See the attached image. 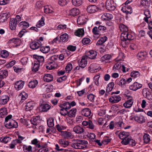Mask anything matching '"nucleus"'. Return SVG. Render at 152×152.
Instances as JSON below:
<instances>
[{"instance_id": "f257e3e1", "label": "nucleus", "mask_w": 152, "mask_h": 152, "mask_svg": "<svg viewBox=\"0 0 152 152\" xmlns=\"http://www.w3.org/2000/svg\"><path fill=\"white\" fill-rule=\"evenodd\" d=\"M72 141L74 142L72 143V146L76 149H82L86 148L88 144V142L84 140L73 139Z\"/></svg>"}, {"instance_id": "f03ea898", "label": "nucleus", "mask_w": 152, "mask_h": 152, "mask_svg": "<svg viewBox=\"0 0 152 152\" xmlns=\"http://www.w3.org/2000/svg\"><path fill=\"white\" fill-rule=\"evenodd\" d=\"M132 34L129 33L128 32L126 33H123L121 34V39L124 41H126L127 40H132L134 39V37Z\"/></svg>"}, {"instance_id": "7ed1b4c3", "label": "nucleus", "mask_w": 152, "mask_h": 152, "mask_svg": "<svg viewBox=\"0 0 152 152\" xmlns=\"http://www.w3.org/2000/svg\"><path fill=\"white\" fill-rule=\"evenodd\" d=\"M4 124L6 127L10 129L12 128H16L18 126L17 122L13 119L10 120L9 122H5Z\"/></svg>"}, {"instance_id": "20e7f679", "label": "nucleus", "mask_w": 152, "mask_h": 152, "mask_svg": "<svg viewBox=\"0 0 152 152\" xmlns=\"http://www.w3.org/2000/svg\"><path fill=\"white\" fill-rule=\"evenodd\" d=\"M106 7L109 10H114L115 8V4L113 0H108L106 2Z\"/></svg>"}, {"instance_id": "39448f33", "label": "nucleus", "mask_w": 152, "mask_h": 152, "mask_svg": "<svg viewBox=\"0 0 152 152\" xmlns=\"http://www.w3.org/2000/svg\"><path fill=\"white\" fill-rule=\"evenodd\" d=\"M21 42L20 39L18 38H14L10 39L8 42L10 46H17L20 45Z\"/></svg>"}, {"instance_id": "423d86ee", "label": "nucleus", "mask_w": 152, "mask_h": 152, "mask_svg": "<svg viewBox=\"0 0 152 152\" xmlns=\"http://www.w3.org/2000/svg\"><path fill=\"white\" fill-rule=\"evenodd\" d=\"M41 45V42L39 40L33 41L30 43V47L33 50H36L39 48Z\"/></svg>"}, {"instance_id": "0eeeda50", "label": "nucleus", "mask_w": 152, "mask_h": 152, "mask_svg": "<svg viewBox=\"0 0 152 152\" xmlns=\"http://www.w3.org/2000/svg\"><path fill=\"white\" fill-rule=\"evenodd\" d=\"M73 131L76 134H83L85 133L84 128L79 125L75 126L73 128Z\"/></svg>"}, {"instance_id": "6e6552de", "label": "nucleus", "mask_w": 152, "mask_h": 152, "mask_svg": "<svg viewBox=\"0 0 152 152\" xmlns=\"http://www.w3.org/2000/svg\"><path fill=\"white\" fill-rule=\"evenodd\" d=\"M24 85V82L20 80L16 81L15 84V88L17 91L21 89Z\"/></svg>"}, {"instance_id": "1a4fd4ad", "label": "nucleus", "mask_w": 152, "mask_h": 152, "mask_svg": "<svg viewBox=\"0 0 152 152\" xmlns=\"http://www.w3.org/2000/svg\"><path fill=\"white\" fill-rule=\"evenodd\" d=\"M121 96L118 95H113L109 98L110 102L111 103H118L121 99Z\"/></svg>"}, {"instance_id": "9d476101", "label": "nucleus", "mask_w": 152, "mask_h": 152, "mask_svg": "<svg viewBox=\"0 0 152 152\" xmlns=\"http://www.w3.org/2000/svg\"><path fill=\"white\" fill-rule=\"evenodd\" d=\"M10 97L7 95H3L0 96V104L4 105L9 101Z\"/></svg>"}, {"instance_id": "9b49d317", "label": "nucleus", "mask_w": 152, "mask_h": 152, "mask_svg": "<svg viewBox=\"0 0 152 152\" xmlns=\"http://www.w3.org/2000/svg\"><path fill=\"white\" fill-rule=\"evenodd\" d=\"M132 81L131 78H129L126 80L125 79L123 78L121 79L118 83V84L121 87H124V85H126V84L130 83Z\"/></svg>"}, {"instance_id": "f8f14e48", "label": "nucleus", "mask_w": 152, "mask_h": 152, "mask_svg": "<svg viewBox=\"0 0 152 152\" xmlns=\"http://www.w3.org/2000/svg\"><path fill=\"white\" fill-rule=\"evenodd\" d=\"M86 57V56L82 57L81 61L78 62L79 65L81 68H83L86 66L87 63Z\"/></svg>"}, {"instance_id": "ddd939ff", "label": "nucleus", "mask_w": 152, "mask_h": 152, "mask_svg": "<svg viewBox=\"0 0 152 152\" xmlns=\"http://www.w3.org/2000/svg\"><path fill=\"white\" fill-rule=\"evenodd\" d=\"M142 85L138 83L137 82L134 83L132 85L129 87V89L132 90L136 91L142 87Z\"/></svg>"}, {"instance_id": "4468645a", "label": "nucleus", "mask_w": 152, "mask_h": 152, "mask_svg": "<svg viewBox=\"0 0 152 152\" xmlns=\"http://www.w3.org/2000/svg\"><path fill=\"white\" fill-rule=\"evenodd\" d=\"M14 20V18H11L9 23V26L10 29L12 30H15L16 28V26L17 23Z\"/></svg>"}, {"instance_id": "2eb2a0df", "label": "nucleus", "mask_w": 152, "mask_h": 152, "mask_svg": "<svg viewBox=\"0 0 152 152\" xmlns=\"http://www.w3.org/2000/svg\"><path fill=\"white\" fill-rule=\"evenodd\" d=\"M86 22V18L83 15L79 16L77 19V22L79 25H83Z\"/></svg>"}, {"instance_id": "dca6fc26", "label": "nucleus", "mask_w": 152, "mask_h": 152, "mask_svg": "<svg viewBox=\"0 0 152 152\" xmlns=\"http://www.w3.org/2000/svg\"><path fill=\"white\" fill-rule=\"evenodd\" d=\"M34 106V103L32 101L29 102L27 103L25 106V110L26 111H30L32 110Z\"/></svg>"}, {"instance_id": "f3484780", "label": "nucleus", "mask_w": 152, "mask_h": 152, "mask_svg": "<svg viewBox=\"0 0 152 152\" xmlns=\"http://www.w3.org/2000/svg\"><path fill=\"white\" fill-rule=\"evenodd\" d=\"M121 10L126 14H131L132 12V8L130 6H126L125 7H122Z\"/></svg>"}, {"instance_id": "a211bd4d", "label": "nucleus", "mask_w": 152, "mask_h": 152, "mask_svg": "<svg viewBox=\"0 0 152 152\" xmlns=\"http://www.w3.org/2000/svg\"><path fill=\"white\" fill-rule=\"evenodd\" d=\"M133 102V99L132 98L124 103L123 106L125 108H130L132 106Z\"/></svg>"}, {"instance_id": "6ab92c4d", "label": "nucleus", "mask_w": 152, "mask_h": 152, "mask_svg": "<svg viewBox=\"0 0 152 152\" xmlns=\"http://www.w3.org/2000/svg\"><path fill=\"white\" fill-rule=\"evenodd\" d=\"M9 16L10 15L6 13H4L2 15H0V23H3L7 21Z\"/></svg>"}, {"instance_id": "aec40b11", "label": "nucleus", "mask_w": 152, "mask_h": 152, "mask_svg": "<svg viewBox=\"0 0 152 152\" xmlns=\"http://www.w3.org/2000/svg\"><path fill=\"white\" fill-rule=\"evenodd\" d=\"M82 114L86 117L89 116L91 114V110L88 108H84L81 111Z\"/></svg>"}, {"instance_id": "412c9836", "label": "nucleus", "mask_w": 152, "mask_h": 152, "mask_svg": "<svg viewBox=\"0 0 152 152\" xmlns=\"http://www.w3.org/2000/svg\"><path fill=\"white\" fill-rule=\"evenodd\" d=\"M32 124L34 125H37V124L40 121L39 116H36L33 117L30 120Z\"/></svg>"}, {"instance_id": "4be33fe9", "label": "nucleus", "mask_w": 152, "mask_h": 152, "mask_svg": "<svg viewBox=\"0 0 152 152\" xmlns=\"http://www.w3.org/2000/svg\"><path fill=\"white\" fill-rule=\"evenodd\" d=\"M50 106L48 104H43L40 105L39 109L42 111L46 112L50 108Z\"/></svg>"}, {"instance_id": "5701e85b", "label": "nucleus", "mask_w": 152, "mask_h": 152, "mask_svg": "<svg viewBox=\"0 0 152 152\" xmlns=\"http://www.w3.org/2000/svg\"><path fill=\"white\" fill-rule=\"evenodd\" d=\"M61 135L64 138L68 139L72 136V134L69 132L64 131L61 132Z\"/></svg>"}, {"instance_id": "b1692460", "label": "nucleus", "mask_w": 152, "mask_h": 152, "mask_svg": "<svg viewBox=\"0 0 152 152\" xmlns=\"http://www.w3.org/2000/svg\"><path fill=\"white\" fill-rule=\"evenodd\" d=\"M43 79L44 81L49 82L53 80V77L51 75L47 74L44 76Z\"/></svg>"}, {"instance_id": "393cba45", "label": "nucleus", "mask_w": 152, "mask_h": 152, "mask_svg": "<svg viewBox=\"0 0 152 152\" xmlns=\"http://www.w3.org/2000/svg\"><path fill=\"white\" fill-rule=\"evenodd\" d=\"M134 120L140 123H143L145 122V119L142 116H139L137 115L134 117Z\"/></svg>"}, {"instance_id": "a878e982", "label": "nucleus", "mask_w": 152, "mask_h": 152, "mask_svg": "<svg viewBox=\"0 0 152 152\" xmlns=\"http://www.w3.org/2000/svg\"><path fill=\"white\" fill-rule=\"evenodd\" d=\"M69 13L70 15L75 16L79 14V10L78 9L75 8L71 9L70 10Z\"/></svg>"}, {"instance_id": "bb28decb", "label": "nucleus", "mask_w": 152, "mask_h": 152, "mask_svg": "<svg viewBox=\"0 0 152 152\" xmlns=\"http://www.w3.org/2000/svg\"><path fill=\"white\" fill-rule=\"evenodd\" d=\"M58 143L61 146L64 148L67 147L69 144V142L68 141L62 139H59L58 141Z\"/></svg>"}, {"instance_id": "cd10ccee", "label": "nucleus", "mask_w": 152, "mask_h": 152, "mask_svg": "<svg viewBox=\"0 0 152 152\" xmlns=\"http://www.w3.org/2000/svg\"><path fill=\"white\" fill-rule=\"evenodd\" d=\"M129 135V132H120L118 136L120 139L123 140L128 137Z\"/></svg>"}, {"instance_id": "c85d7f7f", "label": "nucleus", "mask_w": 152, "mask_h": 152, "mask_svg": "<svg viewBox=\"0 0 152 152\" xmlns=\"http://www.w3.org/2000/svg\"><path fill=\"white\" fill-rule=\"evenodd\" d=\"M84 31L83 28L78 29L75 33V35L80 37H83L84 35Z\"/></svg>"}, {"instance_id": "c756f323", "label": "nucleus", "mask_w": 152, "mask_h": 152, "mask_svg": "<svg viewBox=\"0 0 152 152\" xmlns=\"http://www.w3.org/2000/svg\"><path fill=\"white\" fill-rule=\"evenodd\" d=\"M7 113V109L4 107L0 109V117L3 118Z\"/></svg>"}, {"instance_id": "7c9ffc66", "label": "nucleus", "mask_w": 152, "mask_h": 152, "mask_svg": "<svg viewBox=\"0 0 152 152\" xmlns=\"http://www.w3.org/2000/svg\"><path fill=\"white\" fill-rule=\"evenodd\" d=\"M96 7L95 5L88 6L87 9V11L90 13L95 12L96 11Z\"/></svg>"}, {"instance_id": "2f4dec72", "label": "nucleus", "mask_w": 152, "mask_h": 152, "mask_svg": "<svg viewBox=\"0 0 152 152\" xmlns=\"http://www.w3.org/2000/svg\"><path fill=\"white\" fill-rule=\"evenodd\" d=\"M98 27L97 26L94 27L92 30V32L93 34L97 36L98 37L101 35V33L99 31Z\"/></svg>"}, {"instance_id": "473e14b6", "label": "nucleus", "mask_w": 152, "mask_h": 152, "mask_svg": "<svg viewBox=\"0 0 152 152\" xmlns=\"http://www.w3.org/2000/svg\"><path fill=\"white\" fill-rule=\"evenodd\" d=\"M96 52L94 50H90L89 51L88 57L90 59H93L96 56Z\"/></svg>"}, {"instance_id": "72a5a7b5", "label": "nucleus", "mask_w": 152, "mask_h": 152, "mask_svg": "<svg viewBox=\"0 0 152 152\" xmlns=\"http://www.w3.org/2000/svg\"><path fill=\"white\" fill-rule=\"evenodd\" d=\"M38 83L37 81L36 80H34L30 81L28 83V86L30 88H34L36 87Z\"/></svg>"}, {"instance_id": "f704fd0d", "label": "nucleus", "mask_w": 152, "mask_h": 152, "mask_svg": "<svg viewBox=\"0 0 152 152\" xmlns=\"http://www.w3.org/2000/svg\"><path fill=\"white\" fill-rule=\"evenodd\" d=\"M8 75V72L5 70L0 69V78H4Z\"/></svg>"}, {"instance_id": "c9c22d12", "label": "nucleus", "mask_w": 152, "mask_h": 152, "mask_svg": "<svg viewBox=\"0 0 152 152\" xmlns=\"http://www.w3.org/2000/svg\"><path fill=\"white\" fill-rule=\"evenodd\" d=\"M77 112L76 108H73L68 112V116L69 117H75V116Z\"/></svg>"}, {"instance_id": "e433bc0d", "label": "nucleus", "mask_w": 152, "mask_h": 152, "mask_svg": "<svg viewBox=\"0 0 152 152\" xmlns=\"http://www.w3.org/2000/svg\"><path fill=\"white\" fill-rule=\"evenodd\" d=\"M11 138L10 137L6 136L4 137H1L0 141L4 143H7L8 142H10L11 140Z\"/></svg>"}, {"instance_id": "4c0bfd02", "label": "nucleus", "mask_w": 152, "mask_h": 152, "mask_svg": "<svg viewBox=\"0 0 152 152\" xmlns=\"http://www.w3.org/2000/svg\"><path fill=\"white\" fill-rule=\"evenodd\" d=\"M119 27L120 30L123 32V33H126L128 32V28L127 27L123 24H120Z\"/></svg>"}, {"instance_id": "58836bf2", "label": "nucleus", "mask_w": 152, "mask_h": 152, "mask_svg": "<svg viewBox=\"0 0 152 152\" xmlns=\"http://www.w3.org/2000/svg\"><path fill=\"white\" fill-rule=\"evenodd\" d=\"M72 4L75 6H79L83 3L82 0H72Z\"/></svg>"}, {"instance_id": "ea45409f", "label": "nucleus", "mask_w": 152, "mask_h": 152, "mask_svg": "<svg viewBox=\"0 0 152 152\" xmlns=\"http://www.w3.org/2000/svg\"><path fill=\"white\" fill-rule=\"evenodd\" d=\"M144 142L146 143H148L151 141L150 137L148 134H145L143 137Z\"/></svg>"}, {"instance_id": "a19ab883", "label": "nucleus", "mask_w": 152, "mask_h": 152, "mask_svg": "<svg viewBox=\"0 0 152 152\" xmlns=\"http://www.w3.org/2000/svg\"><path fill=\"white\" fill-rule=\"evenodd\" d=\"M50 50V48L48 46H42L40 48V50L43 53H48Z\"/></svg>"}, {"instance_id": "79ce46f5", "label": "nucleus", "mask_w": 152, "mask_h": 152, "mask_svg": "<svg viewBox=\"0 0 152 152\" xmlns=\"http://www.w3.org/2000/svg\"><path fill=\"white\" fill-rule=\"evenodd\" d=\"M44 17H42L41 19L38 22L36 26L37 28H40L42 26H43L45 24L44 22Z\"/></svg>"}, {"instance_id": "37998d69", "label": "nucleus", "mask_w": 152, "mask_h": 152, "mask_svg": "<svg viewBox=\"0 0 152 152\" xmlns=\"http://www.w3.org/2000/svg\"><path fill=\"white\" fill-rule=\"evenodd\" d=\"M68 36L66 34L61 35L60 37V40L62 42H65L68 41Z\"/></svg>"}, {"instance_id": "c03bdc74", "label": "nucleus", "mask_w": 152, "mask_h": 152, "mask_svg": "<svg viewBox=\"0 0 152 152\" xmlns=\"http://www.w3.org/2000/svg\"><path fill=\"white\" fill-rule=\"evenodd\" d=\"M114 86V83L111 82L109 83L107 85L106 91L109 92L112 90Z\"/></svg>"}, {"instance_id": "a18cd8bd", "label": "nucleus", "mask_w": 152, "mask_h": 152, "mask_svg": "<svg viewBox=\"0 0 152 152\" xmlns=\"http://www.w3.org/2000/svg\"><path fill=\"white\" fill-rule=\"evenodd\" d=\"M54 119L53 118H50L47 121V125L50 127H52L54 126Z\"/></svg>"}, {"instance_id": "49530a36", "label": "nucleus", "mask_w": 152, "mask_h": 152, "mask_svg": "<svg viewBox=\"0 0 152 152\" xmlns=\"http://www.w3.org/2000/svg\"><path fill=\"white\" fill-rule=\"evenodd\" d=\"M146 53L144 52H140L137 55V58L140 60L144 59L145 57Z\"/></svg>"}, {"instance_id": "de8ad7c7", "label": "nucleus", "mask_w": 152, "mask_h": 152, "mask_svg": "<svg viewBox=\"0 0 152 152\" xmlns=\"http://www.w3.org/2000/svg\"><path fill=\"white\" fill-rule=\"evenodd\" d=\"M39 64L34 63L33 66L31 68V70L33 72H36L39 70Z\"/></svg>"}, {"instance_id": "09e8293b", "label": "nucleus", "mask_w": 152, "mask_h": 152, "mask_svg": "<svg viewBox=\"0 0 152 152\" xmlns=\"http://www.w3.org/2000/svg\"><path fill=\"white\" fill-rule=\"evenodd\" d=\"M103 17H105V18H104V20H111L113 18V16L110 13H106L103 15Z\"/></svg>"}, {"instance_id": "8fccbe9b", "label": "nucleus", "mask_w": 152, "mask_h": 152, "mask_svg": "<svg viewBox=\"0 0 152 152\" xmlns=\"http://www.w3.org/2000/svg\"><path fill=\"white\" fill-rule=\"evenodd\" d=\"M19 26L20 27H22L23 28H27L29 26V24L26 21H22L20 23Z\"/></svg>"}, {"instance_id": "3c124183", "label": "nucleus", "mask_w": 152, "mask_h": 152, "mask_svg": "<svg viewBox=\"0 0 152 152\" xmlns=\"http://www.w3.org/2000/svg\"><path fill=\"white\" fill-rule=\"evenodd\" d=\"M34 57L37 59L39 63L43 62L44 61V57L42 56L35 55H34Z\"/></svg>"}, {"instance_id": "603ef678", "label": "nucleus", "mask_w": 152, "mask_h": 152, "mask_svg": "<svg viewBox=\"0 0 152 152\" xmlns=\"http://www.w3.org/2000/svg\"><path fill=\"white\" fill-rule=\"evenodd\" d=\"M23 150L25 152H32V147L31 145L27 146L26 145L23 146Z\"/></svg>"}, {"instance_id": "864d4df0", "label": "nucleus", "mask_w": 152, "mask_h": 152, "mask_svg": "<svg viewBox=\"0 0 152 152\" xmlns=\"http://www.w3.org/2000/svg\"><path fill=\"white\" fill-rule=\"evenodd\" d=\"M22 95L21 99L19 102L20 104H22L28 97V94L25 93H23Z\"/></svg>"}, {"instance_id": "5fc2aeb1", "label": "nucleus", "mask_w": 152, "mask_h": 152, "mask_svg": "<svg viewBox=\"0 0 152 152\" xmlns=\"http://www.w3.org/2000/svg\"><path fill=\"white\" fill-rule=\"evenodd\" d=\"M54 64V63L53 62H51L49 63L48 65L46 66V68L49 70L53 69L56 66H55Z\"/></svg>"}, {"instance_id": "6e6d98bb", "label": "nucleus", "mask_w": 152, "mask_h": 152, "mask_svg": "<svg viewBox=\"0 0 152 152\" xmlns=\"http://www.w3.org/2000/svg\"><path fill=\"white\" fill-rule=\"evenodd\" d=\"M124 126V123L122 121H119L118 122L115 123V128L118 129L121 128Z\"/></svg>"}, {"instance_id": "4d7b16f0", "label": "nucleus", "mask_w": 152, "mask_h": 152, "mask_svg": "<svg viewBox=\"0 0 152 152\" xmlns=\"http://www.w3.org/2000/svg\"><path fill=\"white\" fill-rule=\"evenodd\" d=\"M142 93L144 95H145L146 97L147 98L149 97L151 95L150 92L146 88L143 89Z\"/></svg>"}, {"instance_id": "13d9d810", "label": "nucleus", "mask_w": 152, "mask_h": 152, "mask_svg": "<svg viewBox=\"0 0 152 152\" xmlns=\"http://www.w3.org/2000/svg\"><path fill=\"white\" fill-rule=\"evenodd\" d=\"M1 56L4 58H7L9 54L8 52L5 50H3L1 52Z\"/></svg>"}, {"instance_id": "bf43d9fd", "label": "nucleus", "mask_w": 152, "mask_h": 152, "mask_svg": "<svg viewBox=\"0 0 152 152\" xmlns=\"http://www.w3.org/2000/svg\"><path fill=\"white\" fill-rule=\"evenodd\" d=\"M64 106V108L63 109H61L60 110H62L64 109L66 110H68L70 108V106L69 105V102H66L62 104Z\"/></svg>"}, {"instance_id": "052dcab7", "label": "nucleus", "mask_w": 152, "mask_h": 152, "mask_svg": "<svg viewBox=\"0 0 152 152\" xmlns=\"http://www.w3.org/2000/svg\"><path fill=\"white\" fill-rule=\"evenodd\" d=\"M87 98L91 102H94L96 96L92 94H90L87 96Z\"/></svg>"}, {"instance_id": "680f3d73", "label": "nucleus", "mask_w": 152, "mask_h": 152, "mask_svg": "<svg viewBox=\"0 0 152 152\" xmlns=\"http://www.w3.org/2000/svg\"><path fill=\"white\" fill-rule=\"evenodd\" d=\"M111 56L109 54L104 55L101 58L102 61H104L105 60H109L110 59Z\"/></svg>"}, {"instance_id": "e2e57ef3", "label": "nucleus", "mask_w": 152, "mask_h": 152, "mask_svg": "<svg viewBox=\"0 0 152 152\" xmlns=\"http://www.w3.org/2000/svg\"><path fill=\"white\" fill-rule=\"evenodd\" d=\"M72 65L71 63L68 64L66 67L65 69L66 72H69L72 70Z\"/></svg>"}, {"instance_id": "0e129e2a", "label": "nucleus", "mask_w": 152, "mask_h": 152, "mask_svg": "<svg viewBox=\"0 0 152 152\" xmlns=\"http://www.w3.org/2000/svg\"><path fill=\"white\" fill-rule=\"evenodd\" d=\"M98 29L99 30L100 32L104 33L106 31V28L104 26L99 25L98 27Z\"/></svg>"}, {"instance_id": "69168bd1", "label": "nucleus", "mask_w": 152, "mask_h": 152, "mask_svg": "<svg viewBox=\"0 0 152 152\" xmlns=\"http://www.w3.org/2000/svg\"><path fill=\"white\" fill-rule=\"evenodd\" d=\"M130 139L129 138L127 137V138L123 140L121 142V143L123 145H127L129 143Z\"/></svg>"}, {"instance_id": "338daca9", "label": "nucleus", "mask_w": 152, "mask_h": 152, "mask_svg": "<svg viewBox=\"0 0 152 152\" xmlns=\"http://www.w3.org/2000/svg\"><path fill=\"white\" fill-rule=\"evenodd\" d=\"M56 127L57 130L59 132H61V130L66 129V127L62 126L61 125L57 124L56 126Z\"/></svg>"}, {"instance_id": "774afa93", "label": "nucleus", "mask_w": 152, "mask_h": 152, "mask_svg": "<svg viewBox=\"0 0 152 152\" xmlns=\"http://www.w3.org/2000/svg\"><path fill=\"white\" fill-rule=\"evenodd\" d=\"M140 75L138 71H134L131 73V76L134 78Z\"/></svg>"}]
</instances>
